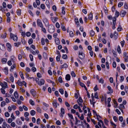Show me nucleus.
Masks as SVG:
<instances>
[{
    "instance_id": "10",
    "label": "nucleus",
    "mask_w": 128,
    "mask_h": 128,
    "mask_svg": "<svg viewBox=\"0 0 128 128\" xmlns=\"http://www.w3.org/2000/svg\"><path fill=\"white\" fill-rule=\"evenodd\" d=\"M126 12L125 11L122 10L121 11L120 15L122 17H124L126 14Z\"/></svg>"
},
{
    "instance_id": "14",
    "label": "nucleus",
    "mask_w": 128,
    "mask_h": 128,
    "mask_svg": "<svg viewBox=\"0 0 128 128\" xmlns=\"http://www.w3.org/2000/svg\"><path fill=\"white\" fill-rule=\"evenodd\" d=\"M55 41L56 44L57 45H58L60 44V41L59 38H56L55 39Z\"/></svg>"
},
{
    "instance_id": "50",
    "label": "nucleus",
    "mask_w": 128,
    "mask_h": 128,
    "mask_svg": "<svg viewBox=\"0 0 128 128\" xmlns=\"http://www.w3.org/2000/svg\"><path fill=\"white\" fill-rule=\"evenodd\" d=\"M68 116L70 118L72 119H74L73 116L72 114H68Z\"/></svg>"
},
{
    "instance_id": "18",
    "label": "nucleus",
    "mask_w": 128,
    "mask_h": 128,
    "mask_svg": "<svg viewBox=\"0 0 128 128\" xmlns=\"http://www.w3.org/2000/svg\"><path fill=\"white\" fill-rule=\"evenodd\" d=\"M14 95L16 98L17 99L18 98V95L16 91L15 92L14 94Z\"/></svg>"
},
{
    "instance_id": "47",
    "label": "nucleus",
    "mask_w": 128,
    "mask_h": 128,
    "mask_svg": "<svg viewBox=\"0 0 128 128\" xmlns=\"http://www.w3.org/2000/svg\"><path fill=\"white\" fill-rule=\"evenodd\" d=\"M33 42V40L32 38L29 39L28 41V43L29 44H32Z\"/></svg>"
},
{
    "instance_id": "15",
    "label": "nucleus",
    "mask_w": 128,
    "mask_h": 128,
    "mask_svg": "<svg viewBox=\"0 0 128 128\" xmlns=\"http://www.w3.org/2000/svg\"><path fill=\"white\" fill-rule=\"evenodd\" d=\"M70 76L69 74H67L66 76V79L67 80H69L70 79Z\"/></svg>"
},
{
    "instance_id": "23",
    "label": "nucleus",
    "mask_w": 128,
    "mask_h": 128,
    "mask_svg": "<svg viewBox=\"0 0 128 128\" xmlns=\"http://www.w3.org/2000/svg\"><path fill=\"white\" fill-rule=\"evenodd\" d=\"M88 19L90 20H91L92 18V13H90L89 14L88 16Z\"/></svg>"
},
{
    "instance_id": "58",
    "label": "nucleus",
    "mask_w": 128,
    "mask_h": 128,
    "mask_svg": "<svg viewBox=\"0 0 128 128\" xmlns=\"http://www.w3.org/2000/svg\"><path fill=\"white\" fill-rule=\"evenodd\" d=\"M29 115V114L28 112H25L24 113V116L25 117L28 116Z\"/></svg>"
},
{
    "instance_id": "29",
    "label": "nucleus",
    "mask_w": 128,
    "mask_h": 128,
    "mask_svg": "<svg viewBox=\"0 0 128 128\" xmlns=\"http://www.w3.org/2000/svg\"><path fill=\"white\" fill-rule=\"evenodd\" d=\"M7 61V60L6 58H3L2 59V62L4 64L6 63Z\"/></svg>"
},
{
    "instance_id": "27",
    "label": "nucleus",
    "mask_w": 128,
    "mask_h": 128,
    "mask_svg": "<svg viewBox=\"0 0 128 128\" xmlns=\"http://www.w3.org/2000/svg\"><path fill=\"white\" fill-rule=\"evenodd\" d=\"M4 70H5L4 71V72L5 74H8V68L7 67H6L4 68Z\"/></svg>"
},
{
    "instance_id": "64",
    "label": "nucleus",
    "mask_w": 128,
    "mask_h": 128,
    "mask_svg": "<svg viewBox=\"0 0 128 128\" xmlns=\"http://www.w3.org/2000/svg\"><path fill=\"white\" fill-rule=\"evenodd\" d=\"M26 34L27 36L29 37L30 36L31 34L30 32H28L26 33Z\"/></svg>"
},
{
    "instance_id": "57",
    "label": "nucleus",
    "mask_w": 128,
    "mask_h": 128,
    "mask_svg": "<svg viewBox=\"0 0 128 128\" xmlns=\"http://www.w3.org/2000/svg\"><path fill=\"white\" fill-rule=\"evenodd\" d=\"M65 104L66 106L68 107H70V106L69 103L67 102L66 101L65 102Z\"/></svg>"
},
{
    "instance_id": "59",
    "label": "nucleus",
    "mask_w": 128,
    "mask_h": 128,
    "mask_svg": "<svg viewBox=\"0 0 128 128\" xmlns=\"http://www.w3.org/2000/svg\"><path fill=\"white\" fill-rule=\"evenodd\" d=\"M94 97L97 99H98V93L97 92H96L94 94Z\"/></svg>"
},
{
    "instance_id": "46",
    "label": "nucleus",
    "mask_w": 128,
    "mask_h": 128,
    "mask_svg": "<svg viewBox=\"0 0 128 128\" xmlns=\"http://www.w3.org/2000/svg\"><path fill=\"white\" fill-rule=\"evenodd\" d=\"M71 75L73 77H76V74L74 71H72L71 72Z\"/></svg>"
},
{
    "instance_id": "43",
    "label": "nucleus",
    "mask_w": 128,
    "mask_h": 128,
    "mask_svg": "<svg viewBox=\"0 0 128 128\" xmlns=\"http://www.w3.org/2000/svg\"><path fill=\"white\" fill-rule=\"evenodd\" d=\"M117 30L118 31H120L122 30V28L120 26H118V27L117 29Z\"/></svg>"
},
{
    "instance_id": "62",
    "label": "nucleus",
    "mask_w": 128,
    "mask_h": 128,
    "mask_svg": "<svg viewBox=\"0 0 128 128\" xmlns=\"http://www.w3.org/2000/svg\"><path fill=\"white\" fill-rule=\"evenodd\" d=\"M32 120L33 123H35L36 121V119L34 117H32Z\"/></svg>"
},
{
    "instance_id": "25",
    "label": "nucleus",
    "mask_w": 128,
    "mask_h": 128,
    "mask_svg": "<svg viewBox=\"0 0 128 128\" xmlns=\"http://www.w3.org/2000/svg\"><path fill=\"white\" fill-rule=\"evenodd\" d=\"M29 102L32 106H34V102L31 99L29 100Z\"/></svg>"
},
{
    "instance_id": "51",
    "label": "nucleus",
    "mask_w": 128,
    "mask_h": 128,
    "mask_svg": "<svg viewBox=\"0 0 128 128\" xmlns=\"http://www.w3.org/2000/svg\"><path fill=\"white\" fill-rule=\"evenodd\" d=\"M58 81L60 83L62 82V80L61 76H60L58 78Z\"/></svg>"
},
{
    "instance_id": "3",
    "label": "nucleus",
    "mask_w": 128,
    "mask_h": 128,
    "mask_svg": "<svg viewBox=\"0 0 128 128\" xmlns=\"http://www.w3.org/2000/svg\"><path fill=\"white\" fill-rule=\"evenodd\" d=\"M78 57L81 60H83L85 56L84 54L83 53L82 51H80L79 52Z\"/></svg>"
},
{
    "instance_id": "37",
    "label": "nucleus",
    "mask_w": 128,
    "mask_h": 128,
    "mask_svg": "<svg viewBox=\"0 0 128 128\" xmlns=\"http://www.w3.org/2000/svg\"><path fill=\"white\" fill-rule=\"evenodd\" d=\"M108 90L111 92H113V90L111 88L110 86H108Z\"/></svg>"
},
{
    "instance_id": "56",
    "label": "nucleus",
    "mask_w": 128,
    "mask_h": 128,
    "mask_svg": "<svg viewBox=\"0 0 128 128\" xmlns=\"http://www.w3.org/2000/svg\"><path fill=\"white\" fill-rule=\"evenodd\" d=\"M120 81L121 82H122L124 80V78L123 76H120Z\"/></svg>"
},
{
    "instance_id": "5",
    "label": "nucleus",
    "mask_w": 128,
    "mask_h": 128,
    "mask_svg": "<svg viewBox=\"0 0 128 128\" xmlns=\"http://www.w3.org/2000/svg\"><path fill=\"white\" fill-rule=\"evenodd\" d=\"M43 21L44 23L46 26H48L49 24V23L48 20L46 18H44L42 20Z\"/></svg>"
},
{
    "instance_id": "8",
    "label": "nucleus",
    "mask_w": 128,
    "mask_h": 128,
    "mask_svg": "<svg viewBox=\"0 0 128 128\" xmlns=\"http://www.w3.org/2000/svg\"><path fill=\"white\" fill-rule=\"evenodd\" d=\"M76 122L75 124H77L78 122H79V123L80 122V124H78L77 125L78 126H80H80H82V121L81 122L80 120H78L76 118Z\"/></svg>"
},
{
    "instance_id": "30",
    "label": "nucleus",
    "mask_w": 128,
    "mask_h": 128,
    "mask_svg": "<svg viewBox=\"0 0 128 128\" xmlns=\"http://www.w3.org/2000/svg\"><path fill=\"white\" fill-rule=\"evenodd\" d=\"M59 92L62 94H64V91L63 89L60 88L59 90Z\"/></svg>"
},
{
    "instance_id": "6",
    "label": "nucleus",
    "mask_w": 128,
    "mask_h": 128,
    "mask_svg": "<svg viewBox=\"0 0 128 128\" xmlns=\"http://www.w3.org/2000/svg\"><path fill=\"white\" fill-rule=\"evenodd\" d=\"M44 82L45 81L44 79H41L38 82V84L39 86H41L44 84Z\"/></svg>"
},
{
    "instance_id": "53",
    "label": "nucleus",
    "mask_w": 128,
    "mask_h": 128,
    "mask_svg": "<svg viewBox=\"0 0 128 128\" xmlns=\"http://www.w3.org/2000/svg\"><path fill=\"white\" fill-rule=\"evenodd\" d=\"M70 36L71 37H72L74 36V34L72 31H71L70 32Z\"/></svg>"
},
{
    "instance_id": "31",
    "label": "nucleus",
    "mask_w": 128,
    "mask_h": 128,
    "mask_svg": "<svg viewBox=\"0 0 128 128\" xmlns=\"http://www.w3.org/2000/svg\"><path fill=\"white\" fill-rule=\"evenodd\" d=\"M77 101L78 103H79V102L80 103H82V100L81 97H80L78 98V99L77 100Z\"/></svg>"
},
{
    "instance_id": "1",
    "label": "nucleus",
    "mask_w": 128,
    "mask_h": 128,
    "mask_svg": "<svg viewBox=\"0 0 128 128\" xmlns=\"http://www.w3.org/2000/svg\"><path fill=\"white\" fill-rule=\"evenodd\" d=\"M48 30L50 33H53L55 31L54 26L52 24L50 25L49 26Z\"/></svg>"
},
{
    "instance_id": "7",
    "label": "nucleus",
    "mask_w": 128,
    "mask_h": 128,
    "mask_svg": "<svg viewBox=\"0 0 128 128\" xmlns=\"http://www.w3.org/2000/svg\"><path fill=\"white\" fill-rule=\"evenodd\" d=\"M6 46L8 48L7 50L9 52L11 51V46L10 44L8 43L6 44Z\"/></svg>"
},
{
    "instance_id": "39",
    "label": "nucleus",
    "mask_w": 128,
    "mask_h": 128,
    "mask_svg": "<svg viewBox=\"0 0 128 128\" xmlns=\"http://www.w3.org/2000/svg\"><path fill=\"white\" fill-rule=\"evenodd\" d=\"M10 114L8 112H6L5 113V117H8L10 116Z\"/></svg>"
},
{
    "instance_id": "22",
    "label": "nucleus",
    "mask_w": 128,
    "mask_h": 128,
    "mask_svg": "<svg viewBox=\"0 0 128 128\" xmlns=\"http://www.w3.org/2000/svg\"><path fill=\"white\" fill-rule=\"evenodd\" d=\"M98 82L99 83L103 84L104 83V80L102 78H101L99 80Z\"/></svg>"
},
{
    "instance_id": "41",
    "label": "nucleus",
    "mask_w": 128,
    "mask_h": 128,
    "mask_svg": "<svg viewBox=\"0 0 128 128\" xmlns=\"http://www.w3.org/2000/svg\"><path fill=\"white\" fill-rule=\"evenodd\" d=\"M6 103L4 101H3L1 102V106L2 107L6 105Z\"/></svg>"
},
{
    "instance_id": "19",
    "label": "nucleus",
    "mask_w": 128,
    "mask_h": 128,
    "mask_svg": "<svg viewBox=\"0 0 128 128\" xmlns=\"http://www.w3.org/2000/svg\"><path fill=\"white\" fill-rule=\"evenodd\" d=\"M30 113L32 116H34L35 114V112L34 110H31L30 111Z\"/></svg>"
},
{
    "instance_id": "13",
    "label": "nucleus",
    "mask_w": 128,
    "mask_h": 128,
    "mask_svg": "<svg viewBox=\"0 0 128 128\" xmlns=\"http://www.w3.org/2000/svg\"><path fill=\"white\" fill-rule=\"evenodd\" d=\"M7 35L6 33L5 32L4 34H1L0 35V38H6Z\"/></svg>"
},
{
    "instance_id": "38",
    "label": "nucleus",
    "mask_w": 128,
    "mask_h": 128,
    "mask_svg": "<svg viewBox=\"0 0 128 128\" xmlns=\"http://www.w3.org/2000/svg\"><path fill=\"white\" fill-rule=\"evenodd\" d=\"M62 114H64V110L63 108H62L60 110Z\"/></svg>"
},
{
    "instance_id": "52",
    "label": "nucleus",
    "mask_w": 128,
    "mask_h": 128,
    "mask_svg": "<svg viewBox=\"0 0 128 128\" xmlns=\"http://www.w3.org/2000/svg\"><path fill=\"white\" fill-rule=\"evenodd\" d=\"M3 88H1L0 90L2 93L3 94H4L5 93V91L4 90Z\"/></svg>"
},
{
    "instance_id": "63",
    "label": "nucleus",
    "mask_w": 128,
    "mask_h": 128,
    "mask_svg": "<svg viewBox=\"0 0 128 128\" xmlns=\"http://www.w3.org/2000/svg\"><path fill=\"white\" fill-rule=\"evenodd\" d=\"M116 62H113L112 63L113 67L114 68H115L116 67Z\"/></svg>"
},
{
    "instance_id": "60",
    "label": "nucleus",
    "mask_w": 128,
    "mask_h": 128,
    "mask_svg": "<svg viewBox=\"0 0 128 128\" xmlns=\"http://www.w3.org/2000/svg\"><path fill=\"white\" fill-rule=\"evenodd\" d=\"M15 123L14 122H12L10 124L11 126L13 127H14L15 126Z\"/></svg>"
},
{
    "instance_id": "20",
    "label": "nucleus",
    "mask_w": 128,
    "mask_h": 128,
    "mask_svg": "<svg viewBox=\"0 0 128 128\" xmlns=\"http://www.w3.org/2000/svg\"><path fill=\"white\" fill-rule=\"evenodd\" d=\"M118 108L119 109L124 108H125L124 106L123 105V104H120V106L118 107Z\"/></svg>"
},
{
    "instance_id": "2",
    "label": "nucleus",
    "mask_w": 128,
    "mask_h": 128,
    "mask_svg": "<svg viewBox=\"0 0 128 128\" xmlns=\"http://www.w3.org/2000/svg\"><path fill=\"white\" fill-rule=\"evenodd\" d=\"M10 37L15 42H16L18 40V37L17 36L14 35L13 34L10 33Z\"/></svg>"
},
{
    "instance_id": "11",
    "label": "nucleus",
    "mask_w": 128,
    "mask_h": 128,
    "mask_svg": "<svg viewBox=\"0 0 128 128\" xmlns=\"http://www.w3.org/2000/svg\"><path fill=\"white\" fill-rule=\"evenodd\" d=\"M0 49L2 50H5V47L4 44H0Z\"/></svg>"
},
{
    "instance_id": "40",
    "label": "nucleus",
    "mask_w": 128,
    "mask_h": 128,
    "mask_svg": "<svg viewBox=\"0 0 128 128\" xmlns=\"http://www.w3.org/2000/svg\"><path fill=\"white\" fill-rule=\"evenodd\" d=\"M122 68H123V69L124 70H125V66L124 64L123 63H122L120 64Z\"/></svg>"
},
{
    "instance_id": "17",
    "label": "nucleus",
    "mask_w": 128,
    "mask_h": 128,
    "mask_svg": "<svg viewBox=\"0 0 128 128\" xmlns=\"http://www.w3.org/2000/svg\"><path fill=\"white\" fill-rule=\"evenodd\" d=\"M68 67V66L67 64H65L61 66L60 68L61 69H62V68H67Z\"/></svg>"
},
{
    "instance_id": "34",
    "label": "nucleus",
    "mask_w": 128,
    "mask_h": 128,
    "mask_svg": "<svg viewBox=\"0 0 128 128\" xmlns=\"http://www.w3.org/2000/svg\"><path fill=\"white\" fill-rule=\"evenodd\" d=\"M64 9H65L64 7H62V13L63 14H65V11L64 10Z\"/></svg>"
},
{
    "instance_id": "12",
    "label": "nucleus",
    "mask_w": 128,
    "mask_h": 128,
    "mask_svg": "<svg viewBox=\"0 0 128 128\" xmlns=\"http://www.w3.org/2000/svg\"><path fill=\"white\" fill-rule=\"evenodd\" d=\"M51 18L52 22L54 23H55L58 20V18L56 17L55 18L52 17Z\"/></svg>"
},
{
    "instance_id": "4",
    "label": "nucleus",
    "mask_w": 128,
    "mask_h": 128,
    "mask_svg": "<svg viewBox=\"0 0 128 128\" xmlns=\"http://www.w3.org/2000/svg\"><path fill=\"white\" fill-rule=\"evenodd\" d=\"M37 23L38 25L40 26L41 28H42V27H43V26L42 22L40 19H37Z\"/></svg>"
},
{
    "instance_id": "48",
    "label": "nucleus",
    "mask_w": 128,
    "mask_h": 128,
    "mask_svg": "<svg viewBox=\"0 0 128 128\" xmlns=\"http://www.w3.org/2000/svg\"><path fill=\"white\" fill-rule=\"evenodd\" d=\"M123 5V3L122 2H119L118 4V7L120 8Z\"/></svg>"
},
{
    "instance_id": "28",
    "label": "nucleus",
    "mask_w": 128,
    "mask_h": 128,
    "mask_svg": "<svg viewBox=\"0 0 128 128\" xmlns=\"http://www.w3.org/2000/svg\"><path fill=\"white\" fill-rule=\"evenodd\" d=\"M124 90L128 94V87L126 86L125 87Z\"/></svg>"
},
{
    "instance_id": "21",
    "label": "nucleus",
    "mask_w": 128,
    "mask_h": 128,
    "mask_svg": "<svg viewBox=\"0 0 128 128\" xmlns=\"http://www.w3.org/2000/svg\"><path fill=\"white\" fill-rule=\"evenodd\" d=\"M16 83L19 86H22V83L20 81L18 80Z\"/></svg>"
},
{
    "instance_id": "49",
    "label": "nucleus",
    "mask_w": 128,
    "mask_h": 128,
    "mask_svg": "<svg viewBox=\"0 0 128 128\" xmlns=\"http://www.w3.org/2000/svg\"><path fill=\"white\" fill-rule=\"evenodd\" d=\"M36 110L37 112L40 113H41V110L40 109V108L38 107L37 108H36Z\"/></svg>"
},
{
    "instance_id": "35",
    "label": "nucleus",
    "mask_w": 128,
    "mask_h": 128,
    "mask_svg": "<svg viewBox=\"0 0 128 128\" xmlns=\"http://www.w3.org/2000/svg\"><path fill=\"white\" fill-rule=\"evenodd\" d=\"M115 16L116 17H118V16H119L120 15V13L119 12L117 11L116 10V13H115Z\"/></svg>"
},
{
    "instance_id": "61",
    "label": "nucleus",
    "mask_w": 128,
    "mask_h": 128,
    "mask_svg": "<svg viewBox=\"0 0 128 128\" xmlns=\"http://www.w3.org/2000/svg\"><path fill=\"white\" fill-rule=\"evenodd\" d=\"M97 68L98 70V71H100L101 70V68L99 65H97Z\"/></svg>"
},
{
    "instance_id": "42",
    "label": "nucleus",
    "mask_w": 128,
    "mask_h": 128,
    "mask_svg": "<svg viewBox=\"0 0 128 128\" xmlns=\"http://www.w3.org/2000/svg\"><path fill=\"white\" fill-rule=\"evenodd\" d=\"M75 22L76 23V24L77 25H78L79 22L78 19L77 18H76L75 19Z\"/></svg>"
},
{
    "instance_id": "16",
    "label": "nucleus",
    "mask_w": 128,
    "mask_h": 128,
    "mask_svg": "<svg viewBox=\"0 0 128 128\" xmlns=\"http://www.w3.org/2000/svg\"><path fill=\"white\" fill-rule=\"evenodd\" d=\"M30 92L32 96H35L36 94L35 93V90L34 89H32L30 91Z\"/></svg>"
},
{
    "instance_id": "44",
    "label": "nucleus",
    "mask_w": 128,
    "mask_h": 128,
    "mask_svg": "<svg viewBox=\"0 0 128 128\" xmlns=\"http://www.w3.org/2000/svg\"><path fill=\"white\" fill-rule=\"evenodd\" d=\"M29 57L31 61H32L33 60V56L31 54H30L29 55Z\"/></svg>"
},
{
    "instance_id": "36",
    "label": "nucleus",
    "mask_w": 128,
    "mask_h": 128,
    "mask_svg": "<svg viewBox=\"0 0 128 128\" xmlns=\"http://www.w3.org/2000/svg\"><path fill=\"white\" fill-rule=\"evenodd\" d=\"M41 42L42 44V45H44L45 44L44 40V38H42Z\"/></svg>"
},
{
    "instance_id": "45",
    "label": "nucleus",
    "mask_w": 128,
    "mask_h": 128,
    "mask_svg": "<svg viewBox=\"0 0 128 128\" xmlns=\"http://www.w3.org/2000/svg\"><path fill=\"white\" fill-rule=\"evenodd\" d=\"M62 58H63L65 59H67V55L65 54H63L62 56Z\"/></svg>"
},
{
    "instance_id": "9",
    "label": "nucleus",
    "mask_w": 128,
    "mask_h": 128,
    "mask_svg": "<svg viewBox=\"0 0 128 128\" xmlns=\"http://www.w3.org/2000/svg\"><path fill=\"white\" fill-rule=\"evenodd\" d=\"M52 104L53 106L55 107L56 108L57 107V106H58L59 105V104L58 103H57L56 101H54L52 102Z\"/></svg>"
},
{
    "instance_id": "32",
    "label": "nucleus",
    "mask_w": 128,
    "mask_h": 128,
    "mask_svg": "<svg viewBox=\"0 0 128 128\" xmlns=\"http://www.w3.org/2000/svg\"><path fill=\"white\" fill-rule=\"evenodd\" d=\"M117 50L118 52L119 53H120L121 52L120 48V46H118V48L117 49Z\"/></svg>"
},
{
    "instance_id": "33",
    "label": "nucleus",
    "mask_w": 128,
    "mask_h": 128,
    "mask_svg": "<svg viewBox=\"0 0 128 128\" xmlns=\"http://www.w3.org/2000/svg\"><path fill=\"white\" fill-rule=\"evenodd\" d=\"M21 12V10H18L17 11V14L19 16L20 15Z\"/></svg>"
},
{
    "instance_id": "24",
    "label": "nucleus",
    "mask_w": 128,
    "mask_h": 128,
    "mask_svg": "<svg viewBox=\"0 0 128 128\" xmlns=\"http://www.w3.org/2000/svg\"><path fill=\"white\" fill-rule=\"evenodd\" d=\"M113 35L115 39H116L118 38V34L116 32H114Z\"/></svg>"
},
{
    "instance_id": "54",
    "label": "nucleus",
    "mask_w": 128,
    "mask_h": 128,
    "mask_svg": "<svg viewBox=\"0 0 128 128\" xmlns=\"http://www.w3.org/2000/svg\"><path fill=\"white\" fill-rule=\"evenodd\" d=\"M8 112H10L12 110V108L11 106H9L8 108Z\"/></svg>"
},
{
    "instance_id": "55",
    "label": "nucleus",
    "mask_w": 128,
    "mask_h": 128,
    "mask_svg": "<svg viewBox=\"0 0 128 128\" xmlns=\"http://www.w3.org/2000/svg\"><path fill=\"white\" fill-rule=\"evenodd\" d=\"M56 27L58 28H59L60 26V24H59V23L58 22H57L56 23Z\"/></svg>"
},
{
    "instance_id": "26",
    "label": "nucleus",
    "mask_w": 128,
    "mask_h": 128,
    "mask_svg": "<svg viewBox=\"0 0 128 128\" xmlns=\"http://www.w3.org/2000/svg\"><path fill=\"white\" fill-rule=\"evenodd\" d=\"M90 35L92 36H93L95 34L94 32L92 30L90 31Z\"/></svg>"
}]
</instances>
